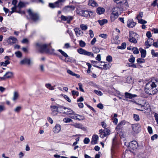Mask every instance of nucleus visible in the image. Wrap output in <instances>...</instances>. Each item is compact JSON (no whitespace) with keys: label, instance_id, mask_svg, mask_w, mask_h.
Here are the masks:
<instances>
[{"label":"nucleus","instance_id":"423d86ee","mask_svg":"<svg viewBox=\"0 0 158 158\" xmlns=\"http://www.w3.org/2000/svg\"><path fill=\"white\" fill-rule=\"evenodd\" d=\"M77 51L81 54L84 55L93 57H94V55L92 52L87 51L82 48H80L78 49Z\"/></svg>","mask_w":158,"mask_h":158},{"label":"nucleus","instance_id":"ddd939ff","mask_svg":"<svg viewBox=\"0 0 158 158\" xmlns=\"http://www.w3.org/2000/svg\"><path fill=\"white\" fill-rule=\"evenodd\" d=\"M61 108H63L64 110L66 109H68V110H67L66 111H64L63 112V114H71L73 113H74V111L70 109L69 108H67L66 107H64L62 106H60Z\"/></svg>","mask_w":158,"mask_h":158},{"label":"nucleus","instance_id":"4c0bfd02","mask_svg":"<svg viewBox=\"0 0 158 158\" xmlns=\"http://www.w3.org/2000/svg\"><path fill=\"white\" fill-rule=\"evenodd\" d=\"M63 121L65 123H69L72 121V120L68 118H65L63 119Z\"/></svg>","mask_w":158,"mask_h":158},{"label":"nucleus","instance_id":"bb28decb","mask_svg":"<svg viewBox=\"0 0 158 158\" xmlns=\"http://www.w3.org/2000/svg\"><path fill=\"white\" fill-rule=\"evenodd\" d=\"M98 22L99 23L101 26H102L104 24L107 23L108 22V21L106 19H104L102 20H98Z\"/></svg>","mask_w":158,"mask_h":158},{"label":"nucleus","instance_id":"4468645a","mask_svg":"<svg viewBox=\"0 0 158 158\" xmlns=\"http://www.w3.org/2000/svg\"><path fill=\"white\" fill-rule=\"evenodd\" d=\"M98 139V136L97 135H94L92 136L91 143L94 145L97 143Z\"/></svg>","mask_w":158,"mask_h":158},{"label":"nucleus","instance_id":"a878e982","mask_svg":"<svg viewBox=\"0 0 158 158\" xmlns=\"http://www.w3.org/2000/svg\"><path fill=\"white\" fill-rule=\"evenodd\" d=\"M48 6L52 8L59 7L60 6V5H58L57 4H56V2L54 3H49Z\"/></svg>","mask_w":158,"mask_h":158},{"label":"nucleus","instance_id":"6e6d98bb","mask_svg":"<svg viewBox=\"0 0 158 158\" xmlns=\"http://www.w3.org/2000/svg\"><path fill=\"white\" fill-rule=\"evenodd\" d=\"M134 120L136 121H138L139 120V117L138 114H134Z\"/></svg>","mask_w":158,"mask_h":158},{"label":"nucleus","instance_id":"e433bc0d","mask_svg":"<svg viewBox=\"0 0 158 158\" xmlns=\"http://www.w3.org/2000/svg\"><path fill=\"white\" fill-rule=\"evenodd\" d=\"M73 126H74L75 127L78 128H81V129L82 126L81 124L80 123H76L74 124H73Z\"/></svg>","mask_w":158,"mask_h":158},{"label":"nucleus","instance_id":"0eeeda50","mask_svg":"<svg viewBox=\"0 0 158 158\" xmlns=\"http://www.w3.org/2000/svg\"><path fill=\"white\" fill-rule=\"evenodd\" d=\"M129 41L132 43L136 44L137 41L135 37L137 36L138 35L133 31H131L129 33Z\"/></svg>","mask_w":158,"mask_h":158},{"label":"nucleus","instance_id":"864d4df0","mask_svg":"<svg viewBox=\"0 0 158 158\" xmlns=\"http://www.w3.org/2000/svg\"><path fill=\"white\" fill-rule=\"evenodd\" d=\"M22 108V107L20 106H17L14 109V111L17 113H19L20 111Z\"/></svg>","mask_w":158,"mask_h":158},{"label":"nucleus","instance_id":"412c9836","mask_svg":"<svg viewBox=\"0 0 158 158\" xmlns=\"http://www.w3.org/2000/svg\"><path fill=\"white\" fill-rule=\"evenodd\" d=\"M152 40H153V41H154L152 39H151L148 40L147 41L145 42V45L147 48H148L152 45V42L151 41Z\"/></svg>","mask_w":158,"mask_h":158},{"label":"nucleus","instance_id":"dca6fc26","mask_svg":"<svg viewBox=\"0 0 158 158\" xmlns=\"http://www.w3.org/2000/svg\"><path fill=\"white\" fill-rule=\"evenodd\" d=\"M76 34L77 36H80L83 34V32L78 28H76L74 29Z\"/></svg>","mask_w":158,"mask_h":158},{"label":"nucleus","instance_id":"aec40b11","mask_svg":"<svg viewBox=\"0 0 158 158\" xmlns=\"http://www.w3.org/2000/svg\"><path fill=\"white\" fill-rule=\"evenodd\" d=\"M88 5L93 7L98 6V3L94 0H89L88 3Z\"/></svg>","mask_w":158,"mask_h":158},{"label":"nucleus","instance_id":"1a4fd4ad","mask_svg":"<svg viewBox=\"0 0 158 158\" xmlns=\"http://www.w3.org/2000/svg\"><path fill=\"white\" fill-rule=\"evenodd\" d=\"M129 146L133 150L136 149L138 147L137 142L136 141H132L129 143Z\"/></svg>","mask_w":158,"mask_h":158},{"label":"nucleus","instance_id":"603ef678","mask_svg":"<svg viewBox=\"0 0 158 158\" xmlns=\"http://www.w3.org/2000/svg\"><path fill=\"white\" fill-rule=\"evenodd\" d=\"M63 96L64 99L67 100L68 102H71V100L69 97L66 95H63Z\"/></svg>","mask_w":158,"mask_h":158},{"label":"nucleus","instance_id":"f257e3e1","mask_svg":"<svg viewBox=\"0 0 158 158\" xmlns=\"http://www.w3.org/2000/svg\"><path fill=\"white\" fill-rule=\"evenodd\" d=\"M145 92L147 94L154 95L158 92V81L155 82L152 81L147 83L144 89Z\"/></svg>","mask_w":158,"mask_h":158},{"label":"nucleus","instance_id":"473e14b6","mask_svg":"<svg viewBox=\"0 0 158 158\" xmlns=\"http://www.w3.org/2000/svg\"><path fill=\"white\" fill-rule=\"evenodd\" d=\"M92 50L93 52L95 53H97L100 52V49L97 47H93Z\"/></svg>","mask_w":158,"mask_h":158},{"label":"nucleus","instance_id":"c756f323","mask_svg":"<svg viewBox=\"0 0 158 158\" xmlns=\"http://www.w3.org/2000/svg\"><path fill=\"white\" fill-rule=\"evenodd\" d=\"M60 106L58 107L55 106H51L50 108L51 109L52 111H58V108H60Z\"/></svg>","mask_w":158,"mask_h":158},{"label":"nucleus","instance_id":"f704fd0d","mask_svg":"<svg viewBox=\"0 0 158 158\" xmlns=\"http://www.w3.org/2000/svg\"><path fill=\"white\" fill-rule=\"evenodd\" d=\"M45 86L47 88L49 89L50 90H54V87L52 86L51 84L49 83H48L45 84Z\"/></svg>","mask_w":158,"mask_h":158},{"label":"nucleus","instance_id":"e2e57ef3","mask_svg":"<svg viewBox=\"0 0 158 158\" xmlns=\"http://www.w3.org/2000/svg\"><path fill=\"white\" fill-rule=\"evenodd\" d=\"M65 8H69L71 10H74L75 9V7L73 5L67 6H65Z\"/></svg>","mask_w":158,"mask_h":158},{"label":"nucleus","instance_id":"37998d69","mask_svg":"<svg viewBox=\"0 0 158 158\" xmlns=\"http://www.w3.org/2000/svg\"><path fill=\"white\" fill-rule=\"evenodd\" d=\"M118 17H116V16H114V15L112 13H111V15L110 16V19L111 22H113L114 21L115 19H117Z\"/></svg>","mask_w":158,"mask_h":158},{"label":"nucleus","instance_id":"052dcab7","mask_svg":"<svg viewBox=\"0 0 158 158\" xmlns=\"http://www.w3.org/2000/svg\"><path fill=\"white\" fill-rule=\"evenodd\" d=\"M71 93L73 95H76L77 96L79 95V92L78 91H76L74 90H73L71 91Z\"/></svg>","mask_w":158,"mask_h":158},{"label":"nucleus","instance_id":"8fccbe9b","mask_svg":"<svg viewBox=\"0 0 158 158\" xmlns=\"http://www.w3.org/2000/svg\"><path fill=\"white\" fill-rule=\"evenodd\" d=\"M137 62L138 63H142L145 62V60L144 59L141 58H139L137 59Z\"/></svg>","mask_w":158,"mask_h":158},{"label":"nucleus","instance_id":"7c9ffc66","mask_svg":"<svg viewBox=\"0 0 158 158\" xmlns=\"http://www.w3.org/2000/svg\"><path fill=\"white\" fill-rule=\"evenodd\" d=\"M76 115H77L76 120L80 121L81 120H83L85 119L84 116L83 115H81L78 114H76Z\"/></svg>","mask_w":158,"mask_h":158},{"label":"nucleus","instance_id":"a18cd8bd","mask_svg":"<svg viewBox=\"0 0 158 158\" xmlns=\"http://www.w3.org/2000/svg\"><path fill=\"white\" fill-rule=\"evenodd\" d=\"M125 123L124 121H122L117 126L116 128L120 129L123 125L125 124Z\"/></svg>","mask_w":158,"mask_h":158},{"label":"nucleus","instance_id":"13d9d810","mask_svg":"<svg viewBox=\"0 0 158 158\" xmlns=\"http://www.w3.org/2000/svg\"><path fill=\"white\" fill-rule=\"evenodd\" d=\"M138 22L139 23L143 24H146L147 23V22L146 21L143 19H139Z\"/></svg>","mask_w":158,"mask_h":158},{"label":"nucleus","instance_id":"2eb2a0df","mask_svg":"<svg viewBox=\"0 0 158 158\" xmlns=\"http://www.w3.org/2000/svg\"><path fill=\"white\" fill-rule=\"evenodd\" d=\"M61 129V126L59 124H56L53 128V131L56 133L59 132Z\"/></svg>","mask_w":158,"mask_h":158},{"label":"nucleus","instance_id":"2f4dec72","mask_svg":"<svg viewBox=\"0 0 158 158\" xmlns=\"http://www.w3.org/2000/svg\"><path fill=\"white\" fill-rule=\"evenodd\" d=\"M58 52H60L61 53L62 55L63 56H64V57H65L66 58H67V57H69V56L67 54V53H66L64 51H63L62 50H61V49H59V50H58Z\"/></svg>","mask_w":158,"mask_h":158},{"label":"nucleus","instance_id":"72a5a7b5","mask_svg":"<svg viewBox=\"0 0 158 158\" xmlns=\"http://www.w3.org/2000/svg\"><path fill=\"white\" fill-rule=\"evenodd\" d=\"M15 55L18 58H20L22 56V53L19 51L15 52Z\"/></svg>","mask_w":158,"mask_h":158},{"label":"nucleus","instance_id":"ea45409f","mask_svg":"<svg viewBox=\"0 0 158 158\" xmlns=\"http://www.w3.org/2000/svg\"><path fill=\"white\" fill-rule=\"evenodd\" d=\"M131 58L128 60L129 62L132 63H134L135 60V57L132 55L130 56Z\"/></svg>","mask_w":158,"mask_h":158},{"label":"nucleus","instance_id":"3c124183","mask_svg":"<svg viewBox=\"0 0 158 158\" xmlns=\"http://www.w3.org/2000/svg\"><path fill=\"white\" fill-rule=\"evenodd\" d=\"M85 43L83 41L81 40L79 41V45L82 47H85Z\"/></svg>","mask_w":158,"mask_h":158},{"label":"nucleus","instance_id":"680f3d73","mask_svg":"<svg viewBox=\"0 0 158 158\" xmlns=\"http://www.w3.org/2000/svg\"><path fill=\"white\" fill-rule=\"evenodd\" d=\"M78 85L79 86V89L82 92H84V89L82 88V85L81 83H79L78 84Z\"/></svg>","mask_w":158,"mask_h":158},{"label":"nucleus","instance_id":"a211bd4d","mask_svg":"<svg viewBox=\"0 0 158 158\" xmlns=\"http://www.w3.org/2000/svg\"><path fill=\"white\" fill-rule=\"evenodd\" d=\"M17 39L14 37L10 36L8 38V43L10 44H13L16 43Z\"/></svg>","mask_w":158,"mask_h":158},{"label":"nucleus","instance_id":"c85d7f7f","mask_svg":"<svg viewBox=\"0 0 158 158\" xmlns=\"http://www.w3.org/2000/svg\"><path fill=\"white\" fill-rule=\"evenodd\" d=\"M126 44L124 42L122 44L121 46L117 47V48L120 49H124L126 48Z\"/></svg>","mask_w":158,"mask_h":158},{"label":"nucleus","instance_id":"9b49d317","mask_svg":"<svg viewBox=\"0 0 158 158\" xmlns=\"http://www.w3.org/2000/svg\"><path fill=\"white\" fill-rule=\"evenodd\" d=\"M136 23L132 19H129L127 22V26L129 28H133L136 25Z\"/></svg>","mask_w":158,"mask_h":158},{"label":"nucleus","instance_id":"0e129e2a","mask_svg":"<svg viewBox=\"0 0 158 158\" xmlns=\"http://www.w3.org/2000/svg\"><path fill=\"white\" fill-rule=\"evenodd\" d=\"M6 108L3 105H0V112L5 110Z\"/></svg>","mask_w":158,"mask_h":158},{"label":"nucleus","instance_id":"49530a36","mask_svg":"<svg viewBox=\"0 0 158 158\" xmlns=\"http://www.w3.org/2000/svg\"><path fill=\"white\" fill-rule=\"evenodd\" d=\"M143 12H140L139 14L136 17V19L139 20V18H141L143 16Z\"/></svg>","mask_w":158,"mask_h":158},{"label":"nucleus","instance_id":"58836bf2","mask_svg":"<svg viewBox=\"0 0 158 158\" xmlns=\"http://www.w3.org/2000/svg\"><path fill=\"white\" fill-rule=\"evenodd\" d=\"M103 131L106 136L109 135L110 133V131L107 128H105Z\"/></svg>","mask_w":158,"mask_h":158},{"label":"nucleus","instance_id":"774afa93","mask_svg":"<svg viewBox=\"0 0 158 158\" xmlns=\"http://www.w3.org/2000/svg\"><path fill=\"white\" fill-rule=\"evenodd\" d=\"M97 107L100 109H102L103 108V106L102 103H99L97 105Z\"/></svg>","mask_w":158,"mask_h":158},{"label":"nucleus","instance_id":"20e7f679","mask_svg":"<svg viewBox=\"0 0 158 158\" xmlns=\"http://www.w3.org/2000/svg\"><path fill=\"white\" fill-rule=\"evenodd\" d=\"M94 12L93 11H89L88 10H81L79 13V14L80 15L86 17H93L94 16Z\"/></svg>","mask_w":158,"mask_h":158},{"label":"nucleus","instance_id":"4be33fe9","mask_svg":"<svg viewBox=\"0 0 158 158\" xmlns=\"http://www.w3.org/2000/svg\"><path fill=\"white\" fill-rule=\"evenodd\" d=\"M105 11V9L103 7H98L97 9V12L99 15L103 14Z\"/></svg>","mask_w":158,"mask_h":158},{"label":"nucleus","instance_id":"f03ea898","mask_svg":"<svg viewBox=\"0 0 158 158\" xmlns=\"http://www.w3.org/2000/svg\"><path fill=\"white\" fill-rule=\"evenodd\" d=\"M36 46L38 48L39 51L41 53H43L45 52L47 53L52 54L54 51V49H49L47 48L48 45L46 44H42L36 43Z\"/></svg>","mask_w":158,"mask_h":158},{"label":"nucleus","instance_id":"cd10ccee","mask_svg":"<svg viewBox=\"0 0 158 158\" xmlns=\"http://www.w3.org/2000/svg\"><path fill=\"white\" fill-rule=\"evenodd\" d=\"M100 134V137L101 138H104L106 136L105 133L104 132L103 130L102 129H100L99 130Z\"/></svg>","mask_w":158,"mask_h":158},{"label":"nucleus","instance_id":"f3484780","mask_svg":"<svg viewBox=\"0 0 158 158\" xmlns=\"http://www.w3.org/2000/svg\"><path fill=\"white\" fill-rule=\"evenodd\" d=\"M125 96L126 98L129 99H132V98L137 97V95L136 94H133L127 92H126L125 93Z\"/></svg>","mask_w":158,"mask_h":158},{"label":"nucleus","instance_id":"a19ab883","mask_svg":"<svg viewBox=\"0 0 158 158\" xmlns=\"http://www.w3.org/2000/svg\"><path fill=\"white\" fill-rule=\"evenodd\" d=\"M77 114H75L74 112L73 113L70 115L69 117L72 119L76 120L77 115H76Z\"/></svg>","mask_w":158,"mask_h":158},{"label":"nucleus","instance_id":"6e6552de","mask_svg":"<svg viewBox=\"0 0 158 158\" xmlns=\"http://www.w3.org/2000/svg\"><path fill=\"white\" fill-rule=\"evenodd\" d=\"M60 19L61 20L66 21L68 23H70L71 21L73 19V17L71 16H65L63 15L61 16Z\"/></svg>","mask_w":158,"mask_h":158},{"label":"nucleus","instance_id":"393cba45","mask_svg":"<svg viewBox=\"0 0 158 158\" xmlns=\"http://www.w3.org/2000/svg\"><path fill=\"white\" fill-rule=\"evenodd\" d=\"M13 75V73L10 72H8L5 74V76L6 79L11 78Z\"/></svg>","mask_w":158,"mask_h":158},{"label":"nucleus","instance_id":"c9c22d12","mask_svg":"<svg viewBox=\"0 0 158 158\" xmlns=\"http://www.w3.org/2000/svg\"><path fill=\"white\" fill-rule=\"evenodd\" d=\"M19 97V94L17 92H15L14 94V96L13 98V101H15L17 100Z\"/></svg>","mask_w":158,"mask_h":158},{"label":"nucleus","instance_id":"bf43d9fd","mask_svg":"<svg viewBox=\"0 0 158 158\" xmlns=\"http://www.w3.org/2000/svg\"><path fill=\"white\" fill-rule=\"evenodd\" d=\"M89 141L90 140L87 137L85 138L83 140L84 143L85 144H87L89 143Z\"/></svg>","mask_w":158,"mask_h":158},{"label":"nucleus","instance_id":"5701e85b","mask_svg":"<svg viewBox=\"0 0 158 158\" xmlns=\"http://www.w3.org/2000/svg\"><path fill=\"white\" fill-rule=\"evenodd\" d=\"M28 4L29 3L28 2H24L20 1L19 2L18 6L19 8H21L25 7L26 5Z\"/></svg>","mask_w":158,"mask_h":158},{"label":"nucleus","instance_id":"338daca9","mask_svg":"<svg viewBox=\"0 0 158 158\" xmlns=\"http://www.w3.org/2000/svg\"><path fill=\"white\" fill-rule=\"evenodd\" d=\"M148 130L149 133L150 134L152 133V128L150 126H148Z\"/></svg>","mask_w":158,"mask_h":158},{"label":"nucleus","instance_id":"69168bd1","mask_svg":"<svg viewBox=\"0 0 158 158\" xmlns=\"http://www.w3.org/2000/svg\"><path fill=\"white\" fill-rule=\"evenodd\" d=\"M99 37L106 39L107 38V35L105 34H101L99 35Z\"/></svg>","mask_w":158,"mask_h":158},{"label":"nucleus","instance_id":"39448f33","mask_svg":"<svg viewBox=\"0 0 158 158\" xmlns=\"http://www.w3.org/2000/svg\"><path fill=\"white\" fill-rule=\"evenodd\" d=\"M123 12V9L120 6H116L113 8L112 10V13L118 17L119 15H120Z\"/></svg>","mask_w":158,"mask_h":158},{"label":"nucleus","instance_id":"4d7b16f0","mask_svg":"<svg viewBox=\"0 0 158 158\" xmlns=\"http://www.w3.org/2000/svg\"><path fill=\"white\" fill-rule=\"evenodd\" d=\"M94 92L98 95L101 96L102 95V92L100 91L97 90H94Z\"/></svg>","mask_w":158,"mask_h":158},{"label":"nucleus","instance_id":"b1692460","mask_svg":"<svg viewBox=\"0 0 158 158\" xmlns=\"http://www.w3.org/2000/svg\"><path fill=\"white\" fill-rule=\"evenodd\" d=\"M139 50L141 53V57L144 58L146 55V50H145L141 48H139Z\"/></svg>","mask_w":158,"mask_h":158},{"label":"nucleus","instance_id":"de8ad7c7","mask_svg":"<svg viewBox=\"0 0 158 158\" xmlns=\"http://www.w3.org/2000/svg\"><path fill=\"white\" fill-rule=\"evenodd\" d=\"M151 53L154 57H157L158 56V52H155V51L153 49H152V50Z\"/></svg>","mask_w":158,"mask_h":158},{"label":"nucleus","instance_id":"f8f14e48","mask_svg":"<svg viewBox=\"0 0 158 158\" xmlns=\"http://www.w3.org/2000/svg\"><path fill=\"white\" fill-rule=\"evenodd\" d=\"M31 61L30 59L24 58L20 61V64L21 65L24 64L30 65L31 64Z\"/></svg>","mask_w":158,"mask_h":158},{"label":"nucleus","instance_id":"5fc2aeb1","mask_svg":"<svg viewBox=\"0 0 158 158\" xmlns=\"http://www.w3.org/2000/svg\"><path fill=\"white\" fill-rule=\"evenodd\" d=\"M7 31V28L5 27H3L0 28V32H5Z\"/></svg>","mask_w":158,"mask_h":158},{"label":"nucleus","instance_id":"6ab92c4d","mask_svg":"<svg viewBox=\"0 0 158 158\" xmlns=\"http://www.w3.org/2000/svg\"><path fill=\"white\" fill-rule=\"evenodd\" d=\"M118 5L123 6V5L127 6L128 3L127 0H119L118 2H117Z\"/></svg>","mask_w":158,"mask_h":158},{"label":"nucleus","instance_id":"09e8293b","mask_svg":"<svg viewBox=\"0 0 158 158\" xmlns=\"http://www.w3.org/2000/svg\"><path fill=\"white\" fill-rule=\"evenodd\" d=\"M106 60L109 62H112V57L111 56H108L106 57Z\"/></svg>","mask_w":158,"mask_h":158},{"label":"nucleus","instance_id":"c03bdc74","mask_svg":"<svg viewBox=\"0 0 158 158\" xmlns=\"http://www.w3.org/2000/svg\"><path fill=\"white\" fill-rule=\"evenodd\" d=\"M80 27L81 29L82 30L85 31L87 29V26L83 24H81L80 25Z\"/></svg>","mask_w":158,"mask_h":158},{"label":"nucleus","instance_id":"9d476101","mask_svg":"<svg viewBox=\"0 0 158 158\" xmlns=\"http://www.w3.org/2000/svg\"><path fill=\"white\" fill-rule=\"evenodd\" d=\"M132 127L133 130L136 133H139L140 130V126L138 123L133 124Z\"/></svg>","mask_w":158,"mask_h":158},{"label":"nucleus","instance_id":"79ce46f5","mask_svg":"<svg viewBox=\"0 0 158 158\" xmlns=\"http://www.w3.org/2000/svg\"><path fill=\"white\" fill-rule=\"evenodd\" d=\"M134 54H137L139 53V51L137 48L134 47L132 49Z\"/></svg>","mask_w":158,"mask_h":158},{"label":"nucleus","instance_id":"7ed1b4c3","mask_svg":"<svg viewBox=\"0 0 158 158\" xmlns=\"http://www.w3.org/2000/svg\"><path fill=\"white\" fill-rule=\"evenodd\" d=\"M27 12L31 19L34 21L37 22L39 20L40 16L37 13H33L30 9H29L27 10Z\"/></svg>","mask_w":158,"mask_h":158}]
</instances>
